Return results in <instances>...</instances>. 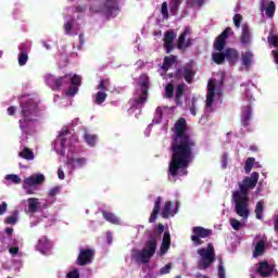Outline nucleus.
<instances>
[{
    "label": "nucleus",
    "instance_id": "1a4fd4ad",
    "mask_svg": "<svg viewBox=\"0 0 278 278\" xmlns=\"http://www.w3.org/2000/svg\"><path fill=\"white\" fill-rule=\"evenodd\" d=\"M94 260V250L81 249L76 260L77 266H88Z\"/></svg>",
    "mask_w": 278,
    "mask_h": 278
},
{
    "label": "nucleus",
    "instance_id": "0eeeda50",
    "mask_svg": "<svg viewBox=\"0 0 278 278\" xmlns=\"http://www.w3.org/2000/svg\"><path fill=\"white\" fill-rule=\"evenodd\" d=\"M139 86L141 88V94L135 100L137 105H143L147 103V97H149V75L141 74L139 76Z\"/></svg>",
    "mask_w": 278,
    "mask_h": 278
},
{
    "label": "nucleus",
    "instance_id": "f03ea898",
    "mask_svg": "<svg viewBox=\"0 0 278 278\" xmlns=\"http://www.w3.org/2000/svg\"><path fill=\"white\" fill-rule=\"evenodd\" d=\"M257 181H260V173L254 172L251 176H245L241 182H238L240 190L232 191L235 212L241 218H249V214H251L249 210V191L255 189Z\"/></svg>",
    "mask_w": 278,
    "mask_h": 278
},
{
    "label": "nucleus",
    "instance_id": "f704fd0d",
    "mask_svg": "<svg viewBox=\"0 0 278 278\" xmlns=\"http://www.w3.org/2000/svg\"><path fill=\"white\" fill-rule=\"evenodd\" d=\"M254 212L257 220H262V218H264V202L258 201L256 203Z\"/></svg>",
    "mask_w": 278,
    "mask_h": 278
},
{
    "label": "nucleus",
    "instance_id": "20e7f679",
    "mask_svg": "<svg viewBox=\"0 0 278 278\" xmlns=\"http://www.w3.org/2000/svg\"><path fill=\"white\" fill-rule=\"evenodd\" d=\"M198 255H200L198 260L199 270H207V268H212V264L216 262V252L212 243H207L206 248L198 249Z\"/></svg>",
    "mask_w": 278,
    "mask_h": 278
},
{
    "label": "nucleus",
    "instance_id": "bf43d9fd",
    "mask_svg": "<svg viewBox=\"0 0 278 278\" xmlns=\"http://www.w3.org/2000/svg\"><path fill=\"white\" fill-rule=\"evenodd\" d=\"M64 29L66 34H72L73 31V22H67L64 24Z\"/></svg>",
    "mask_w": 278,
    "mask_h": 278
},
{
    "label": "nucleus",
    "instance_id": "4d7b16f0",
    "mask_svg": "<svg viewBox=\"0 0 278 278\" xmlns=\"http://www.w3.org/2000/svg\"><path fill=\"white\" fill-rule=\"evenodd\" d=\"M8 249H9V253L11 255H18V251H20V248L14 245V247H10L8 245Z\"/></svg>",
    "mask_w": 278,
    "mask_h": 278
},
{
    "label": "nucleus",
    "instance_id": "423d86ee",
    "mask_svg": "<svg viewBox=\"0 0 278 278\" xmlns=\"http://www.w3.org/2000/svg\"><path fill=\"white\" fill-rule=\"evenodd\" d=\"M101 3H92L89 7V12L91 14H101V12H105L108 15H112V12H116L118 10V2L116 0H100Z\"/></svg>",
    "mask_w": 278,
    "mask_h": 278
},
{
    "label": "nucleus",
    "instance_id": "13d9d810",
    "mask_svg": "<svg viewBox=\"0 0 278 278\" xmlns=\"http://www.w3.org/2000/svg\"><path fill=\"white\" fill-rule=\"evenodd\" d=\"M56 194H60V187H53L50 189L48 197H55Z\"/></svg>",
    "mask_w": 278,
    "mask_h": 278
},
{
    "label": "nucleus",
    "instance_id": "e2e57ef3",
    "mask_svg": "<svg viewBox=\"0 0 278 278\" xmlns=\"http://www.w3.org/2000/svg\"><path fill=\"white\" fill-rule=\"evenodd\" d=\"M7 112L9 116H14L16 114V106H9Z\"/></svg>",
    "mask_w": 278,
    "mask_h": 278
},
{
    "label": "nucleus",
    "instance_id": "864d4df0",
    "mask_svg": "<svg viewBox=\"0 0 278 278\" xmlns=\"http://www.w3.org/2000/svg\"><path fill=\"white\" fill-rule=\"evenodd\" d=\"M170 268H173V265H170V263L166 264L161 268V275H168V273H170Z\"/></svg>",
    "mask_w": 278,
    "mask_h": 278
},
{
    "label": "nucleus",
    "instance_id": "9b49d317",
    "mask_svg": "<svg viewBox=\"0 0 278 278\" xmlns=\"http://www.w3.org/2000/svg\"><path fill=\"white\" fill-rule=\"evenodd\" d=\"M70 88L65 91V97H75L79 92V86H81V76L77 74H70Z\"/></svg>",
    "mask_w": 278,
    "mask_h": 278
},
{
    "label": "nucleus",
    "instance_id": "680f3d73",
    "mask_svg": "<svg viewBox=\"0 0 278 278\" xmlns=\"http://www.w3.org/2000/svg\"><path fill=\"white\" fill-rule=\"evenodd\" d=\"M5 212H8V203L2 202V204H0V216H3Z\"/></svg>",
    "mask_w": 278,
    "mask_h": 278
},
{
    "label": "nucleus",
    "instance_id": "c756f323",
    "mask_svg": "<svg viewBox=\"0 0 278 278\" xmlns=\"http://www.w3.org/2000/svg\"><path fill=\"white\" fill-rule=\"evenodd\" d=\"M161 215L163 218H170V216H173V202H165Z\"/></svg>",
    "mask_w": 278,
    "mask_h": 278
},
{
    "label": "nucleus",
    "instance_id": "dca6fc26",
    "mask_svg": "<svg viewBox=\"0 0 278 278\" xmlns=\"http://www.w3.org/2000/svg\"><path fill=\"white\" fill-rule=\"evenodd\" d=\"M45 182V175L42 174H34L30 177L24 180V188H31L33 186H40V184Z\"/></svg>",
    "mask_w": 278,
    "mask_h": 278
},
{
    "label": "nucleus",
    "instance_id": "6e6d98bb",
    "mask_svg": "<svg viewBox=\"0 0 278 278\" xmlns=\"http://www.w3.org/2000/svg\"><path fill=\"white\" fill-rule=\"evenodd\" d=\"M17 220L16 216H8L5 218L7 225H16Z\"/></svg>",
    "mask_w": 278,
    "mask_h": 278
},
{
    "label": "nucleus",
    "instance_id": "a878e982",
    "mask_svg": "<svg viewBox=\"0 0 278 278\" xmlns=\"http://www.w3.org/2000/svg\"><path fill=\"white\" fill-rule=\"evenodd\" d=\"M266 251V242L264 240H260L253 251V257H261V255H264Z\"/></svg>",
    "mask_w": 278,
    "mask_h": 278
},
{
    "label": "nucleus",
    "instance_id": "c85d7f7f",
    "mask_svg": "<svg viewBox=\"0 0 278 278\" xmlns=\"http://www.w3.org/2000/svg\"><path fill=\"white\" fill-rule=\"evenodd\" d=\"M177 63V56L170 54L169 56H165L163 61V71H168L173 66V64Z\"/></svg>",
    "mask_w": 278,
    "mask_h": 278
},
{
    "label": "nucleus",
    "instance_id": "3c124183",
    "mask_svg": "<svg viewBox=\"0 0 278 278\" xmlns=\"http://www.w3.org/2000/svg\"><path fill=\"white\" fill-rule=\"evenodd\" d=\"M240 23H242V15L241 14H235V16H233L235 27L239 28Z\"/></svg>",
    "mask_w": 278,
    "mask_h": 278
},
{
    "label": "nucleus",
    "instance_id": "4be33fe9",
    "mask_svg": "<svg viewBox=\"0 0 278 278\" xmlns=\"http://www.w3.org/2000/svg\"><path fill=\"white\" fill-rule=\"evenodd\" d=\"M256 273H258V275H261V277H270V275L273 273V268L270 267L268 262H266V261L260 262Z\"/></svg>",
    "mask_w": 278,
    "mask_h": 278
},
{
    "label": "nucleus",
    "instance_id": "393cba45",
    "mask_svg": "<svg viewBox=\"0 0 278 278\" xmlns=\"http://www.w3.org/2000/svg\"><path fill=\"white\" fill-rule=\"evenodd\" d=\"M225 55L227 62H229L230 66H233L236 62H238V50L233 48H228L225 50Z\"/></svg>",
    "mask_w": 278,
    "mask_h": 278
},
{
    "label": "nucleus",
    "instance_id": "052dcab7",
    "mask_svg": "<svg viewBox=\"0 0 278 278\" xmlns=\"http://www.w3.org/2000/svg\"><path fill=\"white\" fill-rule=\"evenodd\" d=\"M169 12H170L172 16H177V12H179V7L172 4L169 8Z\"/></svg>",
    "mask_w": 278,
    "mask_h": 278
},
{
    "label": "nucleus",
    "instance_id": "39448f33",
    "mask_svg": "<svg viewBox=\"0 0 278 278\" xmlns=\"http://www.w3.org/2000/svg\"><path fill=\"white\" fill-rule=\"evenodd\" d=\"M21 116L22 118H33L38 121L40 118V108H38V102L31 98H26L21 101Z\"/></svg>",
    "mask_w": 278,
    "mask_h": 278
},
{
    "label": "nucleus",
    "instance_id": "2eb2a0df",
    "mask_svg": "<svg viewBox=\"0 0 278 278\" xmlns=\"http://www.w3.org/2000/svg\"><path fill=\"white\" fill-rule=\"evenodd\" d=\"M38 119H33L30 117H22L18 121L20 129L22 132H24L26 136L30 134L31 129L34 128V123H36Z\"/></svg>",
    "mask_w": 278,
    "mask_h": 278
},
{
    "label": "nucleus",
    "instance_id": "5701e85b",
    "mask_svg": "<svg viewBox=\"0 0 278 278\" xmlns=\"http://www.w3.org/2000/svg\"><path fill=\"white\" fill-rule=\"evenodd\" d=\"M241 64L244 66L245 71L251 68V64H253V52L251 50L241 53Z\"/></svg>",
    "mask_w": 278,
    "mask_h": 278
},
{
    "label": "nucleus",
    "instance_id": "0e129e2a",
    "mask_svg": "<svg viewBox=\"0 0 278 278\" xmlns=\"http://www.w3.org/2000/svg\"><path fill=\"white\" fill-rule=\"evenodd\" d=\"M58 177L59 179L63 180L64 179V169L62 168V166H59V169H58Z\"/></svg>",
    "mask_w": 278,
    "mask_h": 278
},
{
    "label": "nucleus",
    "instance_id": "c03bdc74",
    "mask_svg": "<svg viewBox=\"0 0 278 278\" xmlns=\"http://www.w3.org/2000/svg\"><path fill=\"white\" fill-rule=\"evenodd\" d=\"M189 8H203L205 0H188Z\"/></svg>",
    "mask_w": 278,
    "mask_h": 278
},
{
    "label": "nucleus",
    "instance_id": "37998d69",
    "mask_svg": "<svg viewBox=\"0 0 278 278\" xmlns=\"http://www.w3.org/2000/svg\"><path fill=\"white\" fill-rule=\"evenodd\" d=\"M108 86H110V78L101 79L98 85V90H102L101 92H106Z\"/></svg>",
    "mask_w": 278,
    "mask_h": 278
},
{
    "label": "nucleus",
    "instance_id": "473e14b6",
    "mask_svg": "<svg viewBox=\"0 0 278 278\" xmlns=\"http://www.w3.org/2000/svg\"><path fill=\"white\" fill-rule=\"evenodd\" d=\"M105 99H108V93H105V91H98L94 96L96 105H103Z\"/></svg>",
    "mask_w": 278,
    "mask_h": 278
},
{
    "label": "nucleus",
    "instance_id": "bb28decb",
    "mask_svg": "<svg viewBox=\"0 0 278 278\" xmlns=\"http://www.w3.org/2000/svg\"><path fill=\"white\" fill-rule=\"evenodd\" d=\"M252 116H253V111L251 110V106L243 109V117H242L243 127H249V125H251Z\"/></svg>",
    "mask_w": 278,
    "mask_h": 278
},
{
    "label": "nucleus",
    "instance_id": "f8f14e48",
    "mask_svg": "<svg viewBox=\"0 0 278 278\" xmlns=\"http://www.w3.org/2000/svg\"><path fill=\"white\" fill-rule=\"evenodd\" d=\"M231 33V28L227 27L223 33L216 37L214 41L215 51H223L225 46L227 45V38H229V34Z\"/></svg>",
    "mask_w": 278,
    "mask_h": 278
},
{
    "label": "nucleus",
    "instance_id": "9d476101",
    "mask_svg": "<svg viewBox=\"0 0 278 278\" xmlns=\"http://www.w3.org/2000/svg\"><path fill=\"white\" fill-rule=\"evenodd\" d=\"M48 84L52 90H60L62 87L71 84V74H65L64 76H60L58 78L52 76L48 78Z\"/></svg>",
    "mask_w": 278,
    "mask_h": 278
},
{
    "label": "nucleus",
    "instance_id": "ea45409f",
    "mask_svg": "<svg viewBox=\"0 0 278 278\" xmlns=\"http://www.w3.org/2000/svg\"><path fill=\"white\" fill-rule=\"evenodd\" d=\"M174 94H175V86L169 83L165 87V99H173Z\"/></svg>",
    "mask_w": 278,
    "mask_h": 278
},
{
    "label": "nucleus",
    "instance_id": "72a5a7b5",
    "mask_svg": "<svg viewBox=\"0 0 278 278\" xmlns=\"http://www.w3.org/2000/svg\"><path fill=\"white\" fill-rule=\"evenodd\" d=\"M84 140L89 147H94L97 144V135H92L86 131L84 134Z\"/></svg>",
    "mask_w": 278,
    "mask_h": 278
},
{
    "label": "nucleus",
    "instance_id": "a19ab883",
    "mask_svg": "<svg viewBox=\"0 0 278 278\" xmlns=\"http://www.w3.org/2000/svg\"><path fill=\"white\" fill-rule=\"evenodd\" d=\"M265 14L268 18H273L275 16V1H270L265 9Z\"/></svg>",
    "mask_w": 278,
    "mask_h": 278
},
{
    "label": "nucleus",
    "instance_id": "f3484780",
    "mask_svg": "<svg viewBox=\"0 0 278 278\" xmlns=\"http://www.w3.org/2000/svg\"><path fill=\"white\" fill-rule=\"evenodd\" d=\"M176 75L178 79H181V77H184L187 84H192V81H194L195 73L190 67H184L182 71L178 70Z\"/></svg>",
    "mask_w": 278,
    "mask_h": 278
},
{
    "label": "nucleus",
    "instance_id": "c9c22d12",
    "mask_svg": "<svg viewBox=\"0 0 278 278\" xmlns=\"http://www.w3.org/2000/svg\"><path fill=\"white\" fill-rule=\"evenodd\" d=\"M18 155L23 159V160H28L31 161L34 160V151H31V149L29 148H24L23 151H21L18 153Z\"/></svg>",
    "mask_w": 278,
    "mask_h": 278
},
{
    "label": "nucleus",
    "instance_id": "4c0bfd02",
    "mask_svg": "<svg viewBox=\"0 0 278 278\" xmlns=\"http://www.w3.org/2000/svg\"><path fill=\"white\" fill-rule=\"evenodd\" d=\"M226 60L225 52H215L213 53V62L215 64H224Z\"/></svg>",
    "mask_w": 278,
    "mask_h": 278
},
{
    "label": "nucleus",
    "instance_id": "7c9ffc66",
    "mask_svg": "<svg viewBox=\"0 0 278 278\" xmlns=\"http://www.w3.org/2000/svg\"><path fill=\"white\" fill-rule=\"evenodd\" d=\"M241 43H243L244 47L251 45V31L247 27L242 28Z\"/></svg>",
    "mask_w": 278,
    "mask_h": 278
},
{
    "label": "nucleus",
    "instance_id": "09e8293b",
    "mask_svg": "<svg viewBox=\"0 0 278 278\" xmlns=\"http://www.w3.org/2000/svg\"><path fill=\"white\" fill-rule=\"evenodd\" d=\"M161 14L163 18L167 21L168 18V2H163L161 7Z\"/></svg>",
    "mask_w": 278,
    "mask_h": 278
},
{
    "label": "nucleus",
    "instance_id": "603ef678",
    "mask_svg": "<svg viewBox=\"0 0 278 278\" xmlns=\"http://www.w3.org/2000/svg\"><path fill=\"white\" fill-rule=\"evenodd\" d=\"M218 277L219 278H226V276H225V266H223V261H220L219 265H218Z\"/></svg>",
    "mask_w": 278,
    "mask_h": 278
},
{
    "label": "nucleus",
    "instance_id": "79ce46f5",
    "mask_svg": "<svg viewBox=\"0 0 278 278\" xmlns=\"http://www.w3.org/2000/svg\"><path fill=\"white\" fill-rule=\"evenodd\" d=\"M68 134H71V130H68V128H62V130L59 134V136L61 138L62 149H65V144H66V138H64V136H68Z\"/></svg>",
    "mask_w": 278,
    "mask_h": 278
},
{
    "label": "nucleus",
    "instance_id": "6ab92c4d",
    "mask_svg": "<svg viewBox=\"0 0 278 278\" xmlns=\"http://www.w3.org/2000/svg\"><path fill=\"white\" fill-rule=\"evenodd\" d=\"M168 249H170V232L165 231L163 235V240L160 247L159 255H166L168 253Z\"/></svg>",
    "mask_w": 278,
    "mask_h": 278
},
{
    "label": "nucleus",
    "instance_id": "58836bf2",
    "mask_svg": "<svg viewBox=\"0 0 278 278\" xmlns=\"http://www.w3.org/2000/svg\"><path fill=\"white\" fill-rule=\"evenodd\" d=\"M186 91V86L185 85H178L176 87V103H179V101L181 100V97H184V92Z\"/></svg>",
    "mask_w": 278,
    "mask_h": 278
},
{
    "label": "nucleus",
    "instance_id": "8fccbe9b",
    "mask_svg": "<svg viewBox=\"0 0 278 278\" xmlns=\"http://www.w3.org/2000/svg\"><path fill=\"white\" fill-rule=\"evenodd\" d=\"M267 40L269 45H273V47H278V36L277 35H269L267 37Z\"/></svg>",
    "mask_w": 278,
    "mask_h": 278
},
{
    "label": "nucleus",
    "instance_id": "e433bc0d",
    "mask_svg": "<svg viewBox=\"0 0 278 278\" xmlns=\"http://www.w3.org/2000/svg\"><path fill=\"white\" fill-rule=\"evenodd\" d=\"M255 164H257V162H255V157H248L245 160L244 172L247 175L253 170V166H255Z\"/></svg>",
    "mask_w": 278,
    "mask_h": 278
},
{
    "label": "nucleus",
    "instance_id": "cd10ccee",
    "mask_svg": "<svg viewBox=\"0 0 278 278\" xmlns=\"http://www.w3.org/2000/svg\"><path fill=\"white\" fill-rule=\"evenodd\" d=\"M102 216L108 220V223H111L112 225H121V219L114 213L102 211Z\"/></svg>",
    "mask_w": 278,
    "mask_h": 278
},
{
    "label": "nucleus",
    "instance_id": "2f4dec72",
    "mask_svg": "<svg viewBox=\"0 0 278 278\" xmlns=\"http://www.w3.org/2000/svg\"><path fill=\"white\" fill-rule=\"evenodd\" d=\"M27 201L28 212H30V214H36V212H38V205H40V202H38V198H29Z\"/></svg>",
    "mask_w": 278,
    "mask_h": 278
},
{
    "label": "nucleus",
    "instance_id": "412c9836",
    "mask_svg": "<svg viewBox=\"0 0 278 278\" xmlns=\"http://www.w3.org/2000/svg\"><path fill=\"white\" fill-rule=\"evenodd\" d=\"M86 157H70L66 161V165L71 166L72 170H75V168H83V166H86Z\"/></svg>",
    "mask_w": 278,
    "mask_h": 278
},
{
    "label": "nucleus",
    "instance_id": "6e6552de",
    "mask_svg": "<svg viewBox=\"0 0 278 278\" xmlns=\"http://www.w3.org/2000/svg\"><path fill=\"white\" fill-rule=\"evenodd\" d=\"M191 241L194 247H201L203 244V240L201 238H210L212 236V229L204 228L202 226H195L192 228Z\"/></svg>",
    "mask_w": 278,
    "mask_h": 278
},
{
    "label": "nucleus",
    "instance_id": "f257e3e1",
    "mask_svg": "<svg viewBox=\"0 0 278 278\" xmlns=\"http://www.w3.org/2000/svg\"><path fill=\"white\" fill-rule=\"evenodd\" d=\"M187 131L188 122L184 117L178 118L174 124V132L169 146L172 157L168 170L172 177L188 175V167L194 160L197 139L188 135Z\"/></svg>",
    "mask_w": 278,
    "mask_h": 278
},
{
    "label": "nucleus",
    "instance_id": "a18cd8bd",
    "mask_svg": "<svg viewBox=\"0 0 278 278\" xmlns=\"http://www.w3.org/2000/svg\"><path fill=\"white\" fill-rule=\"evenodd\" d=\"M5 179L8 181H12V184H16V185L21 184V181H22L21 177H18V175H16V174L7 175Z\"/></svg>",
    "mask_w": 278,
    "mask_h": 278
},
{
    "label": "nucleus",
    "instance_id": "de8ad7c7",
    "mask_svg": "<svg viewBox=\"0 0 278 278\" xmlns=\"http://www.w3.org/2000/svg\"><path fill=\"white\" fill-rule=\"evenodd\" d=\"M230 225L235 231H240L242 223L236 218H230Z\"/></svg>",
    "mask_w": 278,
    "mask_h": 278
},
{
    "label": "nucleus",
    "instance_id": "774afa93",
    "mask_svg": "<svg viewBox=\"0 0 278 278\" xmlns=\"http://www.w3.org/2000/svg\"><path fill=\"white\" fill-rule=\"evenodd\" d=\"M86 9H87L86 5H78V7H76V12L78 14H81V13H84L86 11Z\"/></svg>",
    "mask_w": 278,
    "mask_h": 278
},
{
    "label": "nucleus",
    "instance_id": "69168bd1",
    "mask_svg": "<svg viewBox=\"0 0 278 278\" xmlns=\"http://www.w3.org/2000/svg\"><path fill=\"white\" fill-rule=\"evenodd\" d=\"M222 167L227 168V153L222 156Z\"/></svg>",
    "mask_w": 278,
    "mask_h": 278
},
{
    "label": "nucleus",
    "instance_id": "338daca9",
    "mask_svg": "<svg viewBox=\"0 0 278 278\" xmlns=\"http://www.w3.org/2000/svg\"><path fill=\"white\" fill-rule=\"evenodd\" d=\"M155 116L159 117V121H162V116H163L162 108L160 106L156 108Z\"/></svg>",
    "mask_w": 278,
    "mask_h": 278
},
{
    "label": "nucleus",
    "instance_id": "4468645a",
    "mask_svg": "<svg viewBox=\"0 0 278 278\" xmlns=\"http://www.w3.org/2000/svg\"><path fill=\"white\" fill-rule=\"evenodd\" d=\"M175 38H176V35L174 31H170V30H167L165 34H164V38H163V47L166 51V53H172L173 52V49H175V46L173 45V42H175Z\"/></svg>",
    "mask_w": 278,
    "mask_h": 278
},
{
    "label": "nucleus",
    "instance_id": "b1692460",
    "mask_svg": "<svg viewBox=\"0 0 278 278\" xmlns=\"http://www.w3.org/2000/svg\"><path fill=\"white\" fill-rule=\"evenodd\" d=\"M160 210H162V197L156 198L154 202L153 211L149 218V223H155V220H157V215L160 214Z\"/></svg>",
    "mask_w": 278,
    "mask_h": 278
},
{
    "label": "nucleus",
    "instance_id": "ddd939ff",
    "mask_svg": "<svg viewBox=\"0 0 278 278\" xmlns=\"http://www.w3.org/2000/svg\"><path fill=\"white\" fill-rule=\"evenodd\" d=\"M192 34V30L187 27L184 29V31L179 35L178 37V42H177V49L184 50L192 47V39H187V36H190Z\"/></svg>",
    "mask_w": 278,
    "mask_h": 278
},
{
    "label": "nucleus",
    "instance_id": "7ed1b4c3",
    "mask_svg": "<svg viewBox=\"0 0 278 278\" xmlns=\"http://www.w3.org/2000/svg\"><path fill=\"white\" fill-rule=\"evenodd\" d=\"M155 251H157V235H151L146 241L144 248L135 255V260L141 264H149L151 257L155 255Z\"/></svg>",
    "mask_w": 278,
    "mask_h": 278
},
{
    "label": "nucleus",
    "instance_id": "aec40b11",
    "mask_svg": "<svg viewBox=\"0 0 278 278\" xmlns=\"http://www.w3.org/2000/svg\"><path fill=\"white\" fill-rule=\"evenodd\" d=\"M207 94H206V108H210L214 103V97L216 94V84L214 80H208L207 84Z\"/></svg>",
    "mask_w": 278,
    "mask_h": 278
},
{
    "label": "nucleus",
    "instance_id": "a211bd4d",
    "mask_svg": "<svg viewBox=\"0 0 278 278\" xmlns=\"http://www.w3.org/2000/svg\"><path fill=\"white\" fill-rule=\"evenodd\" d=\"M20 53H18V64L21 66H25L27 64V61L29 60V46L27 43H21L18 47Z\"/></svg>",
    "mask_w": 278,
    "mask_h": 278
},
{
    "label": "nucleus",
    "instance_id": "5fc2aeb1",
    "mask_svg": "<svg viewBox=\"0 0 278 278\" xmlns=\"http://www.w3.org/2000/svg\"><path fill=\"white\" fill-rule=\"evenodd\" d=\"M67 278H79V269H74L66 275Z\"/></svg>",
    "mask_w": 278,
    "mask_h": 278
},
{
    "label": "nucleus",
    "instance_id": "49530a36",
    "mask_svg": "<svg viewBox=\"0 0 278 278\" xmlns=\"http://www.w3.org/2000/svg\"><path fill=\"white\" fill-rule=\"evenodd\" d=\"M199 101V99L197 97H193L191 99V105H190V114H192V116H197V102Z\"/></svg>",
    "mask_w": 278,
    "mask_h": 278
}]
</instances>
